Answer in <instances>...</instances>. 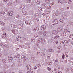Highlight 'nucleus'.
<instances>
[{"instance_id":"obj_1","label":"nucleus","mask_w":73,"mask_h":73,"mask_svg":"<svg viewBox=\"0 0 73 73\" xmlns=\"http://www.w3.org/2000/svg\"><path fill=\"white\" fill-rule=\"evenodd\" d=\"M52 24L54 25H56V27H58V20L56 19H55L52 23Z\"/></svg>"},{"instance_id":"obj_2","label":"nucleus","mask_w":73,"mask_h":73,"mask_svg":"<svg viewBox=\"0 0 73 73\" xmlns=\"http://www.w3.org/2000/svg\"><path fill=\"white\" fill-rule=\"evenodd\" d=\"M12 32L14 33V34H15V35H17L18 34V31L15 30V29H13L12 31Z\"/></svg>"},{"instance_id":"obj_3","label":"nucleus","mask_w":73,"mask_h":73,"mask_svg":"<svg viewBox=\"0 0 73 73\" xmlns=\"http://www.w3.org/2000/svg\"><path fill=\"white\" fill-rule=\"evenodd\" d=\"M6 35V33H5V34L3 33L2 34V38H4L5 40H6V39H7V37H7V36Z\"/></svg>"},{"instance_id":"obj_4","label":"nucleus","mask_w":73,"mask_h":73,"mask_svg":"<svg viewBox=\"0 0 73 73\" xmlns=\"http://www.w3.org/2000/svg\"><path fill=\"white\" fill-rule=\"evenodd\" d=\"M59 13V12L57 11H56V12L52 14L53 16H57L58 15V13Z\"/></svg>"},{"instance_id":"obj_5","label":"nucleus","mask_w":73,"mask_h":73,"mask_svg":"<svg viewBox=\"0 0 73 73\" xmlns=\"http://www.w3.org/2000/svg\"><path fill=\"white\" fill-rule=\"evenodd\" d=\"M13 12L11 11L9 12L7 14L8 16H12L13 15Z\"/></svg>"},{"instance_id":"obj_6","label":"nucleus","mask_w":73,"mask_h":73,"mask_svg":"<svg viewBox=\"0 0 73 73\" xmlns=\"http://www.w3.org/2000/svg\"><path fill=\"white\" fill-rule=\"evenodd\" d=\"M26 67L27 68V70H30V69H31V68H32L29 65H27Z\"/></svg>"},{"instance_id":"obj_7","label":"nucleus","mask_w":73,"mask_h":73,"mask_svg":"<svg viewBox=\"0 0 73 73\" xmlns=\"http://www.w3.org/2000/svg\"><path fill=\"white\" fill-rule=\"evenodd\" d=\"M41 30H42V31H44V30L46 29V26L44 25L41 26Z\"/></svg>"},{"instance_id":"obj_8","label":"nucleus","mask_w":73,"mask_h":73,"mask_svg":"<svg viewBox=\"0 0 73 73\" xmlns=\"http://www.w3.org/2000/svg\"><path fill=\"white\" fill-rule=\"evenodd\" d=\"M52 33L53 34H54V35H56V34H57L58 32H57V31L54 30L52 31Z\"/></svg>"},{"instance_id":"obj_9","label":"nucleus","mask_w":73,"mask_h":73,"mask_svg":"<svg viewBox=\"0 0 73 73\" xmlns=\"http://www.w3.org/2000/svg\"><path fill=\"white\" fill-rule=\"evenodd\" d=\"M42 6L44 9H45V7L47 6V5L45 3H43L42 5Z\"/></svg>"},{"instance_id":"obj_10","label":"nucleus","mask_w":73,"mask_h":73,"mask_svg":"<svg viewBox=\"0 0 73 73\" xmlns=\"http://www.w3.org/2000/svg\"><path fill=\"white\" fill-rule=\"evenodd\" d=\"M42 38H38V42L39 43H41V41H42Z\"/></svg>"},{"instance_id":"obj_11","label":"nucleus","mask_w":73,"mask_h":73,"mask_svg":"<svg viewBox=\"0 0 73 73\" xmlns=\"http://www.w3.org/2000/svg\"><path fill=\"white\" fill-rule=\"evenodd\" d=\"M4 13H5V12H4V11H1L0 12V16H3V15H4Z\"/></svg>"},{"instance_id":"obj_12","label":"nucleus","mask_w":73,"mask_h":73,"mask_svg":"<svg viewBox=\"0 0 73 73\" xmlns=\"http://www.w3.org/2000/svg\"><path fill=\"white\" fill-rule=\"evenodd\" d=\"M33 30L34 31H38L39 30V29L38 27H37L36 28H34V29H33Z\"/></svg>"},{"instance_id":"obj_13","label":"nucleus","mask_w":73,"mask_h":73,"mask_svg":"<svg viewBox=\"0 0 73 73\" xmlns=\"http://www.w3.org/2000/svg\"><path fill=\"white\" fill-rule=\"evenodd\" d=\"M62 36L65 37L66 36V33H61Z\"/></svg>"},{"instance_id":"obj_14","label":"nucleus","mask_w":73,"mask_h":73,"mask_svg":"<svg viewBox=\"0 0 73 73\" xmlns=\"http://www.w3.org/2000/svg\"><path fill=\"white\" fill-rule=\"evenodd\" d=\"M58 50H62V47L61 46H58Z\"/></svg>"},{"instance_id":"obj_15","label":"nucleus","mask_w":73,"mask_h":73,"mask_svg":"<svg viewBox=\"0 0 73 73\" xmlns=\"http://www.w3.org/2000/svg\"><path fill=\"white\" fill-rule=\"evenodd\" d=\"M13 58H8V60L9 61H10V62H12V60H13Z\"/></svg>"},{"instance_id":"obj_16","label":"nucleus","mask_w":73,"mask_h":73,"mask_svg":"<svg viewBox=\"0 0 73 73\" xmlns=\"http://www.w3.org/2000/svg\"><path fill=\"white\" fill-rule=\"evenodd\" d=\"M48 52H53V50L51 49H50L48 50Z\"/></svg>"},{"instance_id":"obj_17","label":"nucleus","mask_w":73,"mask_h":73,"mask_svg":"<svg viewBox=\"0 0 73 73\" xmlns=\"http://www.w3.org/2000/svg\"><path fill=\"white\" fill-rule=\"evenodd\" d=\"M11 26L12 27H13V28H16V25L14 24H12L11 25Z\"/></svg>"},{"instance_id":"obj_18","label":"nucleus","mask_w":73,"mask_h":73,"mask_svg":"<svg viewBox=\"0 0 73 73\" xmlns=\"http://www.w3.org/2000/svg\"><path fill=\"white\" fill-rule=\"evenodd\" d=\"M20 8L21 9H23L24 8V5H21L20 7Z\"/></svg>"},{"instance_id":"obj_19","label":"nucleus","mask_w":73,"mask_h":73,"mask_svg":"<svg viewBox=\"0 0 73 73\" xmlns=\"http://www.w3.org/2000/svg\"><path fill=\"white\" fill-rule=\"evenodd\" d=\"M27 33H29L30 32H31V29L30 28L27 29Z\"/></svg>"},{"instance_id":"obj_20","label":"nucleus","mask_w":73,"mask_h":73,"mask_svg":"<svg viewBox=\"0 0 73 73\" xmlns=\"http://www.w3.org/2000/svg\"><path fill=\"white\" fill-rule=\"evenodd\" d=\"M23 33H24V35H27V34H28V32H27V31H23Z\"/></svg>"},{"instance_id":"obj_21","label":"nucleus","mask_w":73,"mask_h":73,"mask_svg":"<svg viewBox=\"0 0 73 73\" xmlns=\"http://www.w3.org/2000/svg\"><path fill=\"white\" fill-rule=\"evenodd\" d=\"M46 19L48 20H49L50 19V17L49 16H48L46 17Z\"/></svg>"},{"instance_id":"obj_22","label":"nucleus","mask_w":73,"mask_h":73,"mask_svg":"<svg viewBox=\"0 0 73 73\" xmlns=\"http://www.w3.org/2000/svg\"><path fill=\"white\" fill-rule=\"evenodd\" d=\"M57 30L58 32H60L61 31V27H59L57 29Z\"/></svg>"},{"instance_id":"obj_23","label":"nucleus","mask_w":73,"mask_h":73,"mask_svg":"<svg viewBox=\"0 0 73 73\" xmlns=\"http://www.w3.org/2000/svg\"><path fill=\"white\" fill-rule=\"evenodd\" d=\"M65 42H66V43H69V42H70V40H64Z\"/></svg>"},{"instance_id":"obj_24","label":"nucleus","mask_w":73,"mask_h":73,"mask_svg":"<svg viewBox=\"0 0 73 73\" xmlns=\"http://www.w3.org/2000/svg\"><path fill=\"white\" fill-rule=\"evenodd\" d=\"M59 37V36L58 35L55 36L54 37V39H55V40H56V39H57Z\"/></svg>"},{"instance_id":"obj_25","label":"nucleus","mask_w":73,"mask_h":73,"mask_svg":"<svg viewBox=\"0 0 73 73\" xmlns=\"http://www.w3.org/2000/svg\"><path fill=\"white\" fill-rule=\"evenodd\" d=\"M47 33H48V32H47V31H45L43 33V35L44 36H46V34H47Z\"/></svg>"},{"instance_id":"obj_26","label":"nucleus","mask_w":73,"mask_h":73,"mask_svg":"<svg viewBox=\"0 0 73 73\" xmlns=\"http://www.w3.org/2000/svg\"><path fill=\"white\" fill-rule=\"evenodd\" d=\"M20 1V0H15L14 1V3H19Z\"/></svg>"},{"instance_id":"obj_27","label":"nucleus","mask_w":73,"mask_h":73,"mask_svg":"<svg viewBox=\"0 0 73 73\" xmlns=\"http://www.w3.org/2000/svg\"><path fill=\"white\" fill-rule=\"evenodd\" d=\"M25 23H26V24H27V25H30V23L28 21H26Z\"/></svg>"},{"instance_id":"obj_28","label":"nucleus","mask_w":73,"mask_h":73,"mask_svg":"<svg viewBox=\"0 0 73 73\" xmlns=\"http://www.w3.org/2000/svg\"><path fill=\"white\" fill-rule=\"evenodd\" d=\"M19 57H20V55H16L14 56V58H19Z\"/></svg>"},{"instance_id":"obj_29","label":"nucleus","mask_w":73,"mask_h":73,"mask_svg":"<svg viewBox=\"0 0 73 73\" xmlns=\"http://www.w3.org/2000/svg\"><path fill=\"white\" fill-rule=\"evenodd\" d=\"M21 58L22 59H24V58H25V56L24 55H22L21 56Z\"/></svg>"},{"instance_id":"obj_30","label":"nucleus","mask_w":73,"mask_h":73,"mask_svg":"<svg viewBox=\"0 0 73 73\" xmlns=\"http://www.w3.org/2000/svg\"><path fill=\"white\" fill-rule=\"evenodd\" d=\"M45 39H42V40L41 41V43L42 44H44V42H45Z\"/></svg>"},{"instance_id":"obj_31","label":"nucleus","mask_w":73,"mask_h":73,"mask_svg":"<svg viewBox=\"0 0 73 73\" xmlns=\"http://www.w3.org/2000/svg\"><path fill=\"white\" fill-rule=\"evenodd\" d=\"M63 2L64 3H66L68 2V0H63Z\"/></svg>"},{"instance_id":"obj_32","label":"nucleus","mask_w":73,"mask_h":73,"mask_svg":"<svg viewBox=\"0 0 73 73\" xmlns=\"http://www.w3.org/2000/svg\"><path fill=\"white\" fill-rule=\"evenodd\" d=\"M47 64L48 65H52V63L50 62H47Z\"/></svg>"},{"instance_id":"obj_33","label":"nucleus","mask_w":73,"mask_h":73,"mask_svg":"<svg viewBox=\"0 0 73 73\" xmlns=\"http://www.w3.org/2000/svg\"><path fill=\"white\" fill-rule=\"evenodd\" d=\"M38 11L40 12H41L42 11V8L41 7H39L38 8Z\"/></svg>"},{"instance_id":"obj_34","label":"nucleus","mask_w":73,"mask_h":73,"mask_svg":"<svg viewBox=\"0 0 73 73\" xmlns=\"http://www.w3.org/2000/svg\"><path fill=\"white\" fill-rule=\"evenodd\" d=\"M2 62H3V63H6V60H5L4 59H2Z\"/></svg>"},{"instance_id":"obj_35","label":"nucleus","mask_w":73,"mask_h":73,"mask_svg":"<svg viewBox=\"0 0 73 73\" xmlns=\"http://www.w3.org/2000/svg\"><path fill=\"white\" fill-rule=\"evenodd\" d=\"M0 25H3V26L5 25V23L3 22H1V23H0Z\"/></svg>"},{"instance_id":"obj_36","label":"nucleus","mask_w":73,"mask_h":73,"mask_svg":"<svg viewBox=\"0 0 73 73\" xmlns=\"http://www.w3.org/2000/svg\"><path fill=\"white\" fill-rule=\"evenodd\" d=\"M46 3H50V0H45Z\"/></svg>"},{"instance_id":"obj_37","label":"nucleus","mask_w":73,"mask_h":73,"mask_svg":"<svg viewBox=\"0 0 73 73\" xmlns=\"http://www.w3.org/2000/svg\"><path fill=\"white\" fill-rule=\"evenodd\" d=\"M22 26H23V25H22L21 24H20L19 25V28H21L22 27Z\"/></svg>"},{"instance_id":"obj_38","label":"nucleus","mask_w":73,"mask_h":73,"mask_svg":"<svg viewBox=\"0 0 73 73\" xmlns=\"http://www.w3.org/2000/svg\"><path fill=\"white\" fill-rule=\"evenodd\" d=\"M16 18H17L18 19H19V18H20V15H17L16 16Z\"/></svg>"},{"instance_id":"obj_39","label":"nucleus","mask_w":73,"mask_h":73,"mask_svg":"<svg viewBox=\"0 0 73 73\" xmlns=\"http://www.w3.org/2000/svg\"><path fill=\"white\" fill-rule=\"evenodd\" d=\"M68 2L69 4H70L72 3V0H68Z\"/></svg>"},{"instance_id":"obj_40","label":"nucleus","mask_w":73,"mask_h":73,"mask_svg":"<svg viewBox=\"0 0 73 73\" xmlns=\"http://www.w3.org/2000/svg\"><path fill=\"white\" fill-rule=\"evenodd\" d=\"M1 46L3 47V48H4L5 46V44H1Z\"/></svg>"},{"instance_id":"obj_41","label":"nucleus","mask_w":73,"mask_h":73,"mask_svg":"<svg viewBox=\"0 0 73 73\" xmlns=\"http://www.w3.org/2000/svg\"><path fill=\"white\" fill-rule=\"evenodd\" d=\"M23 39L25 41H26V40H28V38H25V37H23Z\"/></svg>"},{"instance_id":"obj_42","label":"nucleus","mask_w":73,"mask_h":73,"mask_svg":"<svg viewBox=\"0 0 73 73\" xmlns=\"http://www.w3.org/2000/svg\"><path fill=\"white\" fill-rule=\"evenodd\" d=\"M60 44H64V42L61 41H60Z\"/></svg>"},{"instance_id":"obj_43","label":"nucleus","mask_w":73,"mask_h":73,"mask_svg":"<svg viewBox=\"0 0 73 73\" xmlns=\"http://www.w3.org/2000/svg\"><path fill=\"white\" fill-rule=\"evenodd\" d=\"M31 41L32 42H35V40L33 38L32 39Z\"/></svg>"},{"instance_id":"obj_44","label":"nucleus","mask_w":73,"mask_h":73,"mask_svg":"<svg viewBox=\"0 0 73 73\" xmlns=\"http://www.w3.org/2000/svg\"><path fill=\"white\" fill-rule=\"evenodd\" d=\"M59 21H60V22H61V23H64V21L61 19H60L59 20Z\"/></svg>"},{"instance_id":"obj_45","label":"nucleus","mask_w":73,"mask_h":73,"mask_svg":"<svg viewBox=\"0 0 73 73\" xmlns=\"http://www.w3.org/2000/svg\"><path fill=\"white\" fill-rule=\"evenodd\" d=\"M35 2H36L37 4H39L40 3V2H39V3H38V1L37 0H35Z\"/></svg>"},{"instance_id":"obj_46","label":"nucleus","mask_w":73,"mask_h":73,"mask_svg":"<svg viewBox=\"0 0 73 73\" xmlns=\"http://www.w3.org/2000/svg\"><path fill=\"white\" fill-rule=\"evenodd\" d=\"M30 70V72H31V73H33L34 72H33V70H32V69H31Z\"/></svg>"},{"instance_id":"obj_47","label":"nucleus","mask_w":73,"mask_h":73,"mask_svg":"<svg viewBox=\"0 0 73 73\" xmlns=\"http://www.w3.org/2000/svg\"><path fill=\"white\" fill-rule=\"evenodd\" d=\"M47 8H48V9H50L51 8V6H48L47 7Z\"/></svg>"},{"instance_id":"obj_48","label":"nucleus","mask_w":73,"mask_h":73,"mask_svg":"<svg viewBox=\"0 0 73 73\" xmlns=\"http://www.w3.org/2000/svg\"><path fill=\"white\" fill-rule=\"evenodd\" d=\"M34 37H35L36 38V37H38V35H34Z\"/></svg>"},{"instance_id":"obj_49","label":"nucleus","mask_w":73,"mask_h":73,"mask_svg":"<svg viewBox=\"0 0 73 73\" xmlns=\"http://www.w3.org/2000/svg\"><path fill=\"white\" fill-rule=\"evenodd\" d=\"M47 70L49 71H50V70H51V69L50 68L48 67L47 68Z\"/></svg>"},{"instance_id":"obj_50","label":"nucleus","mask_w":73,"mask_h":73,"mask_svg":"<svg viewBox=\"0 0 73 73\" xmlns=\"http://www.w3.org/2000/svg\"><path fill=\"white\" fill-rule=\"evenodd\" d=\"M27 2L28 3H31V0H27Z\"/></svg>"},{"instance_id":"obj_51","label":"nucleus","mask_w":73,"mask_h":73,"mask_svg":"<svg viewBox=\"0 0 73 73\" xmlns=\"http://www.w3.org/2000/svg\"><path fill=\"white\" fill-rule=\"evenodd\" d=\"M22 13L23 15H25V14H26V12H25V11H23L22 12Z\"/></svg>"},{"instance_id":"obj_52","label":"nucleus","mask_w":73,"mask_h":73,"mask_svg":"<svg viewBox=\"0 0 73 73\" xmlns=\"http://www.w3.org/2000/svg\"><path fill=\"white\" fill-rule=\"evenodd\" d=\"M21 38V37H17L16 38L17 39H18V40H20V39Z\"/></svg>"},{"instance_id":"obj_53","label":"nucleus","mask_w":73,"mask_h":73,"mask_svg":"<svg viewBox=\"0 0 73 73\" xmlns=\"http://www.w3.org/2000/svg\"><path fill=\"white\" fill-rule=\"evenodd\" d=\"M64 58H65V55H63L62 56V58L63 59H64Z\"/></svg>"},{"instance_id":"obj_54","label":"nucleus","mask_w":73,"mask_h":73,"mask_svg":"<svg viewBox=\"0 0 73 73\" xmlns=\"http://www.w3.org/2000/svg\"><path fill=\"white\" fill-rule=\"evenodd\" d=\"M8 58H12V56L10 55L8 57Z\"/></svg>"},{"instance_id":"obj_55","label":"nucleus","mask_w":73,"mask_h":73,"mask_svg":"<svg viewBox=\"0 0 73 73\" xmlns=\"http://www.w3.org/2000/svg\"><path fill=\"white\" fill-rule=\"evenodd\" d=\"M73 34H71L70 36V38H71V37H73Z\"/></svg>"},{"instance_id":"obj_56","label":"nucleus","mask_w":73,"mask_h":73,"mask_svg":"<svg viewBox=\"0 0 73 73\" xmlns=\"http://www.w3.org/2000/svg\"><path fill=\"white\" fill-rule=\"evenodd\" d=\"M70 31L68 30H67V31L66 33H70Z\"/></svg>"},{"instance_id":"obj_57","label":"nucleus","mask_w":73,"mask_h":73,"mask_svg":"<svg viewBox=\"0 0 73 73\" xmlns=\"http://www.w3.org/2000/svg\"><path fill=\"white\" fill-rule=\"evenodd\" d=\"M71 72H73V68H72L71 69Z\"/></svg>"},{"instance_id":"obj_58","label":"nucleus","mask_w":73,"mask_h":73,"mask_svg":"<svg viewBox=\"0 0 73 73\" xmlns=\"http://www.w3.org/2000/svg\"><path fill=\"white\" fill-rule=\"evenodd\" d=\"M60 10H64V9L63 8H60Z\"/></svg>"},{"instance_id":"obj_59","label":"nucleus","mask_w":73,"mask_h":73,"mask_svg":"<svg viewBox=\"0 0 73 73\" xmlns=\"http://www.w3.org/2000/svg\"><path fill=\"white\" fill-rule=\"evenodd\" d=\"M21 48H23V46L21 45H20L19 46Z\"/></svg>"},{"instance_id":"obj_60","label":"nucleus","mask_w":73,"mask_h":73,"mask_svg":"<svg viewBox=\"0 0 73 73\" xmlns=\"http://www.w3.org/2000/svg\"><path fill=\"white\" fill-rule=\"evenodd\" d=\"M68 61V59H66V60L65 61V62H66V63L67 62V61Z\"/></svg>"},{"instance_id":"obj_61","label":"nucleus","mask_w":73,"mask_h":73,"mask_svg":"<svg viewBox=\"0 0 73 73\" xmlns=\"http://www.w3.org/2000/svg\"><path fill=\"white\" fill-rule=\"evenodd\" d=\"M58 60L56 59V60H55V62H58Z\"/></svg>"},{"instance_id":"obj_62","label":"nucleus","mask_w":73,"mask_h":73,"mask_svg":"<svg viewBox=\"0 0 73 73\" xmlns=\"http://www.w3.org/2000/svg\"><path fill=\"white\" fill-rule=\"evenodd\" d=\"M34 68L35 69H37V67H36V66H35L34 67Z\"/></svg>"},{"instance_id":"obj_63","label":"nucleus","mask_w":73,"mask_h":73,"mask_svg":"<svg viewBox=\"0 0 73 73\" xmlns=\"http://www.w3.org/2000/svg\"><path fill=\"white\" fill-rule=\"evenodd\" d=\"M56 73H62L60 71V72H56Z\"/></svg>"},{"instance_id":"obj_64","label":"nucleus","mask_w":73,"mask_h":73,"mask_svg":"<svg viewBox=\"0 0 73 73\" xmlns=\"http://www.w3.org/2000/svg\"><path fill=\"white\" fill-rule=\"evenodd\" d=\"M27 73H31V72H30V71H27Z\"/></svg>"}]
</instances>
